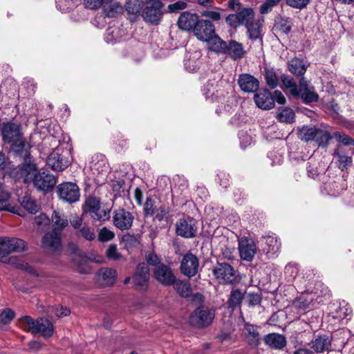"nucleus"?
<instances>
[{
    "label": "nucleus",
    "mask_w": 354,
    "mask_h": 354,
    "mask_svg": "<svg viewBox=\"0 0 354 354\" xmlns=\"http://www.w3.org/2000/svg\"><path fill=\"white\" fill-rule=\"evenodd\" d=\"M14 317L15 313L11 309H5L0 314V324H7L12 321Z\"/></svg>",
    "instance_id": "obj_63"
},
{
    "label": "nucleus",
    "mask_w": 354,
    "mask_h": 354,
    "mask_svg": "<svg viewBox=\"0 0 354 354\" xmlns=\"http://www.w3.org/2000/svg\"><path fill=\"white\" fill-rule=\"evenodd\" d=\"M47 313H54L58 317L67 316L70 314V310L63 306H49L47 310Z\"/></svg>",
    "instance_id": "obj_57"
},
{
    "label": "nucleus",
    "mask_w": 354,
    "mask_h": 354,
    "mask_svg": "<svg viewBox=\"0 0 354 354\" xmlns=\"http://www.w3.org/2000/svg\"><path fill=\"white\" fill-rule=\"evenodd\" d=\"M132 279L136 288L142 290H147L149 279L148 266L145 263L138 264Z\"/></svg>",
    "instance_id": "obj_13"
},
{
    "label": "nucleus",
    "mask_w": 354,
    "mask_h": 354,
    "mask_svg": "<svg viewBox=\"0 0 354 354\" xmlns=\"http://www.w3.org/2000/svg\"><path fill=\"white\" fill-rule=\"evenodd\" d=\"M244 292L240 289L234 288L230 292L228 304L230 308H235L240 306L243 299Z\"/></svg>",
    "instance_id": "obj_40"
},
{
    "label": "nucleus",
    "mask_w": 354,
    "mask_h": 354,
    "mask_svg": "<svg viewBox=\"0 0 354 354\" xmlns=\"http://www.w3.org/2000/svg\"><path fill=\"white\" fill-rule=\"evenodd\" d=\"M100 205V201L95 197H88L83 207L84 212L91 213L94 212V209Z\"/></svg>",
    "instance_id": "obj_55"
},
{
    "label": "nucleus",
    "mask_w": 354,
    "mask_h": 354,
    "mask_svg": "<svg viewBox=\"0 0 354 354\" xmlns=\"http://www.w3.org/2000/svg\"><path fill=\"white\" fill-rule=\"evenodd\" d=\"M281 0H266L260 6L261 14L265 15L270 12L272 8L277 5Z\"/></svg>",
    "instance_id": "obj_59"
},
{
    "label": "nucleus",
    "mask_w": 354,
    "mask_h": 354,
    "mask_svg": "<svg viewBox=\"0 0 354 354\" xmlns=\"http://www.w3.org/2000/svg\"><path fill=\"white\" fill-rule=\"evenodd\" d=\"M310 301L305 298L304 296H301L293 301L292 306L300 310H305L309 308Z\"/></svg>",
    "instance_id": "obj_58"
},
{
    "label": "nucleus",
    "mask_w": 354,
    "mask_h": 354,
    "mask_svg": "<svg viewBox=\"0 0 354 354\" xmlns=\"http://www.w3.org/2000/svg\"><path fill=\"white\" fill-rule=\"evenodd\" d=\"M336 313L337 318L344 319L352 314V309L347 303L343 301L339 304V307Z\"/></svg>",
    "instance_id": "obj_54"
},
{
    "label": "nucleus",
    "mask_w": 354,
    "mask_h": 354,
    "mask_svg": "<svg viewBox=\"0 0 354 354\" xmlns=\"http://www.w3.org/2000/svg\"><path fill=\"white\" fill-rule=\"evenodd\" d=\"M295 115L293 110L288 107L279 108L277 113L278 120L286 123H292L295 120Z\"/></svg>",
    "instance_id": "obj_38"
},
{
    "label": "nucleus",
    "mask_w": 354,
    "mask_h": 354,
    "mask_svg": "<svg viewBox=\"0 0 354 354\" xmlns=\"http://www.w3.org/2000/svg\"><path fill=\"white\" fill-rule=\"evenodd\" d=\"M74 263L77 266L78 272L80 273H87L88 268L87 267V259L80 255L75 254L73 257Z\"/></svg>",
    "instance_id": "obj_53"
},
{
    "label": "nucleus",
    "mask_w": 354,
    "mask_h": 354,
    "mask_svg": "<svg viewBox=\"0 0 354 354\" xmlns=\"http://www.w3.org/2000/svg\"><path fill=\"white\" fill-rule=\"evenodd\" d=\"M264 76L266 83L271 88H274L278 85V78L273 69L266 68L264 71Z\"/></svg>",
    "instance_id": "obj_51"
},
{
    "label": "nucleus",
    "mask_w": 354,
    "mask_h": 354,
    "mask_svg": "<svg viewBox=\"0 0 354 354\" xmlns=\"http://www.w3.org/2000/svg\"><path fill=\"white\" fill-rule=\"evenodd\" d=\"M61 233L55 231L47 232L42 238L41 247L47 252L55 253L61 250Z\"/></svg>",
    "instance_id": "obj_10"
},
{
    "label": "nucleus",
    "mask_w": 354,
    "mask_h": 354,
    "mask_svg": "<svg viewBox=\"0 0 354 354\" xmlns=\"http://www.w3.org/2000/svg\"><path fill=\"white\" fill-rule=\"evenodd\" d=\"M266 248H263L267 254H274L279 252L281 244L276 237L268 236L265 237Z\"/></svg>",
    "instance_id": "obj_37"
},
{
    "label": "nucleus",
    "mask_w": 354,
    "mask_h": 354,
    "mask_svg": "<svg viewBox=\"0 0 354 354\" xmlns=\"http://www.w3.org/2000/svg\"><path fill=\"white\" fill-rule=\"evenodd\" d=\"M244 335L246 342L251 348L259 346L261 337L257 326L246 323L244 326Z\"/></svg>",
    "instance_id": "obj_23"
},
{
    "label": "nucleus",
    "mask_w": 354,
    "mask_h": 354,
    "mask_svg": "<svg viewBox=\"0 0 354 354\" xmlns=\"http://www.w3.org/2000/svg\"><path fill=\"white\" fill-rule=\"evenodd\" d=\"M288 68L290 73L296 75H302L306 71L307 66L304 64L303 60L295 58L289 62Z\"/></svg>",
    "instance_id": "obj_35"
},
{
    "label": "nucleus",
    "mask_w": 354,
    "mask_h": 354,
    "mask_svg": "<svg viewBox=\"0 0 354 354\" xmlns=\"http://www.w3.org/2000/svg\"><path fill=\"white\" fill-rule=\"evenodd\" d=\"M1 134L3 141L11 144L18 152L26 153L30 149V145L22 138L19 124L11 122L3 123Z\"/></svg>",
    "instance_id": "obj_1"
},
{
    "label": "nucleus",
    "mask_w": 354,
    "mask_h": 354,
    "mask_svg": "<svg viewBox=\"0 0 354 354\" xmlns=\"http://www.w3.org/2000/svg\"><path fill=\"white\" fill-rule=\"evenodd\" d=\"M281 80L283 84L290 90V93L294 96L298 94L299 86H297L294 79L287 75H282Z\"/></svg>",
    "instance_id": "obj_48"
},
{
    "label": "nucleus",
    "mask_w": 354,
    "mask_h": 354,
    "mask_svg": "<svg viewBox=\"0 0 354 354\" xmlns=\"http://www.w3.org/2000/svg\"><path fill=\"white\" fill-rule=\"evenodd\" d=\"M115 236L113 232L107 229L106 227H103L100 230L98 234V239L101 242H106L112 240Z\"/></svg>",
    "instance_id": "obj_62"
},
{
    "label": "nucleus",
    "mask_w": 354,
    "mask_h": 354,
    "mask_svg": "<svg viewBox=\"0 0 354 354\" xmlns=\"http://www.w3.org/2000/svg\"><path fill=\"white\" fill-rule=\"evenodd\" d=\"M239 250L241 259L251 261L257 252V246L253 240L243 237L239 241Z\"/></svg>",
    "instance_id": "obj_19"
},
{
    "label": "nucleus",
    "mask_w": 354,
    "mask_h": 354,
    "mask_svg": "<svg viewBox=\"0 0 354 354\" xmlns=\"http://www.w3.org/2000/svg\"><path fill=\"white\" fill-rule=\"evenodd\" d=\"M26 249L24 241L17 238H0V261L11 252H19Z\"/></svg>",
    "instance_id": "obj_5"
},
{
    "label": "nucleus",
    "mask_w": 354,
    "mask_h": 354,
    "mask_svg": "<svg viewBox=\"0 0 354 354\" xmlns=\"http://www.w3.org/2000/svg\"><path fill=\"white\" fill-rule=\"evenodd\" d=\"M238 83L241 90L245 93L255 92L259 86L258 80L247 73L239 76Z\"/></svg>",
    "instance_id": "obj_24"
},
{
    "label": "nucleus",
    "mask_w": 354,
    "mask_h": 354,
    "mask_svg": "<svg viewBox=\"0 0 354 354\" xmlns=\"http://www.w3.org/2000/svg\"><path fill=\"white\" fill-rule=\"evenodd\" d=\"M53 230L62 234V230L68 225L67 216L62 212L53 211L51 220Z\"/></svg>",
    "instance_id": "obj_26"
},
{
    "label": "nucleus",
    "mask_w": 354,
    "mask_h": 354,
    "mask_svg": "<svg viewBox=\"0 0 354 354\" xmlns=\"http://www.w3.org/2000/svg\"><path fill=\"white\" fill-rule=\"evenodd\" d=\"M21 205L31 214H35L39 210V206L30 196H25L18 199Z\"/></svg>",
    "instance_id": "obj_41"
},
{
    "label": "nucleus",
    "mask_w": 354,
    "mask_h": 354,
    "mask_svg": "<svg viewBox=\"0 0 354 354\" xmlns=\"http://www.w3.org/2000/svg\"><path fill=\"white\" fill-rule=\"evenodd\" d=\"M263 19H258L256 21H252L246 26L249 37L250 39H256L261 37Z\"/></svg>",
    "instance_id": "obj_34"
},
{
    "label": "nucleus",
    "mask_w": 354,
    "mask_h": 354,
    "mask_svg": "<svg viewBox=\"0 0 354 354\" xmlns=\"http://www.w3.org/2000/svg\"><path fill=\"white\" fill-rule=\"evenodd\" d=\"M326 189L330 195L333 196H339L343 190L346 189L345 180L339 178L337 181L330 182L327 184Z\"/></svg>",
    "instance_id": "obj_33"
},
{
    "label": "nucleus",
    "mask_w": 354,
    "mask_h": 354,
    "mask_svg": "<svg viewBox=\"0 0 354 354\" xmlns=\"http://www.w3.org/2000/svg\"><path fill=\"white\" fill-rule=\"evenodd\" d=\"M214 317V313L207 308H198L190 315L189 323L191 325L203 328L211 324Z\"/></svg>",
    "instance_id": "obj_7"
},
{
    "label": "nucleus",
    "mask_w": 354,
    "mask_h": 354,
    "mask_svg": "<svg viewBox=\"0 0 354 354\" xmlns=\"http://www.w3.org/2000/svg\"><path fill=\"white\" fill-rule=\"evenodd\" d=\"M208 48L217 53H223L226 48V42L218 35L213 34L206 41Z\"/></svg>",
    "instance_id": "obj_30"
},
{
    "label": "nucleus",
    "mask_w": 354,
    "mask_h": 354,
    "mask_svg": "<svg viewBox=\"0 0 354 354\" xmlns=\"http://www.w3.org/2000/svg\"><path fill=\"white\" fill-rule=\"evenodd\" d=\"M153 276L159 283L166 286L171 285L176 279L171 268L163 263L155 267Z\"/></svg>",
    "instance_id": "obj_15"
},
{
    "label": "nucleus",
    "mask_w": 354,
    "mask_h": 354,
    "mask_svg": "<svg viewBox=\"0 0 354 354\" xmlns=\"http://www.w3.org/2000/svg\"><path fill=\"white\" fill-rule=\"evenodd\" d=\"M265 343L271 348L281 350L286 345V337L280 334L270 333L264 338Z\"/></svg>",
    "instance_id": "obj_28"
},
{
    "label": "nucleus",
    "mask_w": 354,
    "mask_h": 354,
    "mask_svg": "<svg viewBox=\"0 0 354 354\" xmlns=\"http://www.w3.org/2000/svg\"><path fill=\"white\" fill-rule=\"evenodd\" d=\"M68 153L61 147L53 149L47 158L48 165L55 171H62L69 165Z\"/></svg>",
    "instance_id": "obj_6"
},
{
    "label": "nucleus",
    "mask_w": 354,
    "mask_h": 354,
    "mask_svg": "<svg viewBox=\"0 0 354 354\" xmlns=\"http://www.w3.org/2000/svg\"><path fill=\"white\" fill-rule=\"evenodd\" d=\"M57 194L61 200L68 203L77 202L80 198V189L75 183H64L57 187Z\"/></svg>",
    "instance_id": "obj_8"
},
{
    "label": "nucleus",
    "mask_w": 354,
    "mask_h": 354,
    "mask_svg": "<svg viewBox=\"0 0 354 354\" xmlns=\"http://www.w3.org/2000/svg\"><path fill=\"white\" fill-rule=\"evenodd\" d=\"M77 235L79 236L83 237L84 239L88 241H93L95 239V234L94 230L86 225L82 227L79 230Z\"/></svg>",
    "instance_id": "obj_56"
},
{
    "label": "nucleus",
    "mask_w": 354,
    "mask_h": 354,
    "mask_svg": "<svg viewBox=\"0 0 354 354\" xmlns=\"http://www.w3.org/2000/svg\"><path fill=\"white\" fill-rule=\"evenodd\" d=\"M203 93L207 99L212 101L217 100L218 97V90L216 89L214 82H209L203 88Z\"/></svg>",
    "instance_id": "obj_45"
},
{
    "label": "nucleus",
    "mask_w": 354,
    "mask_h": 354,
    "mask_svg": "<svg viewBox=\"0 0 354 354\" xmlns=\"http://www.w3.org/2000/svg\"><path fill=\"white\" fill-rule=\"evenodd\" d=\"M331 346V341L326 335L319 336L311 342V348L316 353L328 351Z\"/></svg>",
    "instance_id": "obj_31"
},
{
    "label": "nucleus",
    "mask_w": 354,
    "mask_h": 354,
    "mask_svg": "<svg viewBox=\"0 0 354 354\" xmlns=\"http://www.w3.org/2000/svg\"><path fill=\"white\" fill-rule=\"evenodd\" d=\"M199 19L198 16L195 13L183 12L178 18V26L183 30L193 32Z\"/></svg>",
    "instance_id": "obj_20"
},
{
    "label": "nucleus",
    "mask_w": 354,
    "mask_h": 354,
    "mask_svg": "<svg viewBox=\"0 0 354 354\" xmlns=\"http://www.w3.org/2000/svg\"><path fill=\"white\" fill-rule=\"evenodd\" d=\"M330 138V134L327 130L317 128L316 137L314 140L319 146H326Z\"/></svg>",
    "instance_id": "obj_47"
},
{
    "label": "nucleus",
    "mask_w": 354,
    "mask_h": 354,
    "mask_svg": "<svg viewBox=\"0 0 354 354\" xmlns=\"http://www.w3.org/2000/svg\"><path fill=\"white\" fill-rule=\"evenodd\" d=\"M216 32L214 25L209 20L199 19L195 28L194 35L202 41H206Z\"/></svg>",
    "instance_id": "obj_14"
},
{
    "label": "nucleus",
    "mask_w": 354,
    "mask_h": 354,
    "mask_svg": "<svg viewBox=\"0 0 354 354\" xmlns=\"http://www.w3.org/2000/svg\"><path fill=\"white\" fill-rule=\"evenodd\" d=\"M174 290L182 297H187L192 294V288L188 282L176 280L172 283Z\"/></svg>",
    "instance_id": "obj_39"
},
{
    "label": "nucleus",
    "mask_w": 354,
    "mask_h": 354,
    "mask_svg": "<svg viewBox=\"0 0 354 354\" xmlns=\"http://www.w3.org/2000/svg\"><path fill=\"white\" fill-rule=\"evenodd\" d=\"M106 254L109 259L114 261L118 260L122 257V255L118 250L117 246L114 244L109 245L106 251Z\"/></svg>",
    "instance_id": "obj_61"
},
{
    "label": "nucleus",
    "mask_w": 354,
    "mask_h": 354,
    "mask_svg": "<svg viewBox=\"0 0 354 354\" xmlns=\"http://www.w3.org/2000/svg\"><path fill=\"white\" fill-rule=\"evenodd\" d=\"M175 230L178 236L185 239L194 238L198 232L197 222L190 216H183L177 220Z\"/></svg>",
    "instance_id": "obj_4"
},
{
    "label": "nucleus",
    "mask_w": 354,
    "mask_h": 354,
    "mask_svg": "<svg viewBox=\"0 0 354 354\" xmlns=\"http://www.w3.org/2000/svg\"><path fill=\"white\" fill-rule=\"evenodd\" d=\"M94 212H91L89 214L91 218L95 221H104L109 218V209L108 208H104L100 205L94 209Z\"/></svg>",
    "instance_id": "obj_42"
},
{
    "label": "nucleus",
    "mask_w": 354,
    "mask_h": 354,
    "mask_svg": "<svg viewBox=\"0 0 354 354\" xmlns=\"http://www.w3.org/2000/svg\"><path fill=\"white\" fill-rule=\"evenodd\" d=\"M199 261L197 257L190 252L185 254L181 260L180 270L185 276L191 277L198 270Z\"/></svg>",
    "instance_id": "obj_11"
},
{
    "label": "nucleus",
    "mask_w": 354,
    "mask_h": 354,
    "mask_svg": "<svg viewBox=\"0 0 354 354\" xmlns=\"http://www.w3.org/2000/svg\"><path fill=\"white\" fill-rule=\"evenodd\" d=\"M317 128L314 126H304L299 129V138L305 142L314 140L316 137Z\"/></svg>",
    "instance_id": "obj_36"
},
{
    "label": "nucleus",
    "mask_w": 354,
    "mask_h": 354,
    "mask_svg": "<svg viewBox=\"0 0 354 354\" xmlns=\"http://www.w3.org/2000/svg\"><path fill=\"white\" fill-rule=\"evenodd\" d=\"M20 323L24 330L34 334L40 333L46 338L51 337L54 331L53 324L44 318H39L35 321L30 316H24L20 319Z\"/></svg>",
    "instance_id": "obj_2"
},
{
    "label": "nucleus",
    "mask_w": 354,
    "mask_h": 354,
    "mask_svg": "<svg viewBox=\"0 0 354 354\" xmlns=\"http://www.w3.org/2000/svg\"><path fill=\"white\" fill-rule=\"evenodd\" d=\"M94 212H91L89 214L91 218L95 221H104L109 218V209L108 208H104L100 205L94 209Z\"/></svg>",
    "instance_id": "obj_43"
},
{
    "label": "nucleus",
    "mask_w": 354,
    "mask_h": 354,
    "mask_svg": "<svg viewBox=\"0 0 354 354\" xmlns=\"http://www.w3.org/2000/svg\"><path fill=\"white\" fill-rule=\"evenodd\" d=\"M37 173L35 164L30 162L24 164L19 170L20 177L26 183H33Z\"/></svg>",
    "instance_id": "obj_27"
},
{
    "label": "nucleus",
    "mask_w": 354,
    "mask_h": 354,
    "mask_svg": "<svg viewBox=\"0 0 354 354\" xmlns=\"http://www.w3.org/2000/svg\"><path fill=\"white\" fill-rule=\"evenodd\" d=\"M0 211H7L19 214V207L13 204L8 192H0Z\"/></svg>",
    "instance_id": "obj_29"
},
{
    "label": "nucleus",
    "mask_w": 354,
    "mask_h": 354,
    "mask_svg": "<svg viewBox=\"0 0 354 354\" xmlns=\"http://www.w3.org/2000/svg\"><path fill=\"white\" fill-rule=\"evenodd\" d=\"M97 281L102 286L113 285L117 279L116 270L109 268H102L97 272Z\"/></svg>",
    "instance_id": "obj_21"
},
{
    "label": "nucleus",
    "mask_w": 354,
    "mask_h": 354,
    "mask_svg": "<svg viewBox=\"0 0 354 354\" xmlns=\"http://www.w3.org/2000/svg\"><path fill=\"white\" fill-rule=\"evenodd\" d=\"M246 51L242 44L235 40H231L229 44H226V48L223 53L228 55L232 59L236 60L243 57Z\"/></svg>",
    "instance_id": "obj_25"
},
{
    "label": "nucleus",
    "mask_w": 354,
    "mask_h": 354,
    "mask_svg": "<svg viewBox=\"0 0 354 354\" xmlns=\"http://www.w3.org/2000/svg\"><path fill=\"white\" fill-rule=\"evenodd\" d=\"M295 97H301L306 104H309L318 100V94L315 91L313 86H310L304 77L299 80L298 94Z\"/></svg>",
    "instance_id": "obj_17"
},
{
    "label": "nucleus",
    "mask_w": 354,
    "mask_h": 354,
    "mask_svg": "<svg viewBox=\"0 0 354 354\" xmlns=\"http://www.w3.org/2000/svg\"><path fill=\"white\" fill-rule=\"evenodd\" d=\"M162 3L160 0H148L145 3L142 16L144 20L151 24H158L162 17Z\"/></svg>",
    "instance_id": "obj_3"
},
{
    "label": "nucleus",
    "mask_w": 354,
    "mask_h": 354,
    "mask_svg": "<svg viewBox=\"0 0 354 354\" xmlns=\"http://www.w3.org/2000/svg\"><path fill=\"white\" fill-rule=\"evenodd\" d=\"M32 183L37 189L48 192L54 187L57 183V180L53 175L49 173L38 171Z\"/></svg>",
    "instance_id": "obj_16"
},
{
    "label": "nucleus",
    "mask_w": 354,
    "mask_h": 354,
    "mask_svg": "<svg viewBox=\"0 0 354 354\" xmlns=\"http://www.w3.org/2000/svg\"><path fill=\"white\" fill-rule=\"evenodd\" d=\"M57 7L62 12H67L75 6L74 0H56Z\"/></svg>",
    "instance_id": "obj_64"
},
{
    "label": "nucleus",
    "mask_w": 354,
    "mask_h": 354,
    "mask_svg": "<svg viewBox=\"0 0 354 354\" xmlns=\"http://www.w3.org/2000/svg\"><path fill=\"white\" fill-rule=\"evenodd\" d=\"M333 156L335 164L342 171H346L352 166V156L344 145H339L334 151Z\"/></svg>",
    "instance_id": "obj_12"
},
{
    "label": "nucleus",
    "mask_w": 354,
    "mask_h": 354,
    "mask_svg": "<svg viewBox=\"0 0 354 354\" xmlns=\"http://www.w3.org/2000/svg\"><path fill=\"white\" fill-rule=\"evenodd\" d=\"M256 105L264 110H270L274 106L271 93L268 90H261L254 96Z\"/></svg>",
    "instance_id": "obj_22"
},
{
    "label": "nucleus",
    "mask_w": 354,
    "mask_h": 354,
    "mask_svg": "<svg viewBox=\"0 0 354 354\" xmlns=\"http://www.w3.org/2000/svg\"><path fill=\"white\" fill-rule=\"evenodd\" d=\"M292 23L289 17L281 18L275 25L276 29H278L284 34H288L292 28Z\"/></svg>",
    "instance_id": "obj_49"
},
{
    "label": "nucleus",
    "mask_w": 354,
    "mask_h": 354,
    "mask_svg": "<svg viewBox=\"0 0 354 354\" xmlns=\"http://www.w3.org/2000/svg\"><path fill=\"white\" fill-rule=\"evenodd\" d=\"M94 212H91L89 214L91 218L95 221H104L109 218V209L108 208H104L100 205L94 209Z\"/></svg>",
    "instance_id": "obj_44"
},
{
    "label": "nucleus",
    "mask_w": 354,
    "mask_h": 354,
    "mask_svg": "<svg viewBox=\"0 0 354 354\" xmlns=\"http://www.w3.org/2000/svg\"><path fill=\"white\" fill-rule=\"evenodd\" d=\"M10 262L12 264H15L16 266L20 269L24 270L32 274H36V271L34 270V268L23 261H19L15 258H11L10 259Z\"/></svg>",
    "instance_id": "obj_60"
},
{
    "label": "nucleus",
    "mask_w": 354,
    "mask_h": 354,
    "mask_svg": "<svg viewBox=\"0 0 354 354\" xmlns=\"http://www.w3.org/2000/svg\"><path fill=\"white\" fill-rule=\"evenodd\" d=\"M212 272L220 283H232L236 279L235 270L227 263H217Z\"/></svg>",
    "instance_id": "obj_9"
},
{
    "label": "nucleus",
    "mask_w": 354,
    "mask_h": 354,
    "mask_svg": "<svg viewBox=\"0 0 354 354\" xmlns=\"http://www.w3.org/2000/svg\"><path fill=\"white\" fill-rule=\"evenodd\" d=\"M133 221V216L129 212L119 209L114 212L113 221L114 225L121 230H129L131 226Z\"/></svg>",
    "instance_id": "obj_18"
},
{
    "label": "nucleus",
    "mask_w": 354,
    "mask_h": 354,
    "mask_svg": "<svg viewBox=\"0 0 354 354\" xmlns=\"http://www.w3.org/2000/svg\"><path fill=\"white\" fill-rule=\"evenodd\" d=\"M238 15L240 18V21L242 25L247 26L248 24L252 21L254 19V11L250 8H242L239 12Z\"/></svg>",
    "instance_id": "obj_46"
},
{
    "label": "nucleus",
    "mask_w": 354,
    "mask_h": 354,
    "mask_svg": "<svg viewBox=\"0 0 354 354\" xmlns=\"http://www.w3.org/2000/svg\"><path fill=\"white\" fill-rule=\"evenodd\" d=\"M122 6L118 3L104 6L103 10L106 16L115 17L118 14L122 13Z\"/></svg>",
    "instance_id": "obj_50"
},
{
    "label": "nucleus",
    "mask_w": 354,
    "mask_h": 354,
    "mask_svg": "<svg viewBox=\"0 0 354 354\" xmlns=\"http://www.w3.org/2000/svg\"><path fill=\"white\" fill-rule=\"evenodd\" d=\"M141 0H128L125 5L126 10L129 14L136 15L141 9Z\"/></svg>",
    "instance_id": "obj_52"
},
{
    "label": "nucleus",
    "mask_w": 354,
    "mask_h": 354,
    "mask_svg": "<svg viewBox=\"0 0 354 354\" xmlns=\"http://www.w3.org/2000/svg\"><path fill=\"white\" fill-rule=\"evenodd\" d=\"M93 174H100L106 171L108 169L106 160L102 155H96L93 157L90 165Z\"/></svg>",
    "instance_id": "obj_32"
}]
</instances>
